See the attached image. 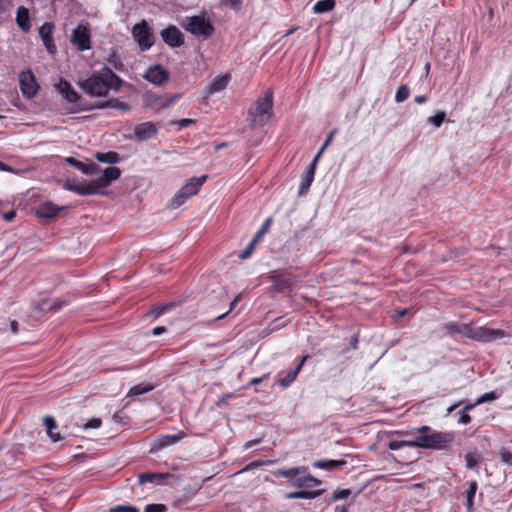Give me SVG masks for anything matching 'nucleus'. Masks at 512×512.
Masks as SVG:
<instances>
[{
    "instance_id": "56",
    "label": "nucleus",
    "mask_w": 512,
    "mask_h": 512,
    "mask_svg": "<svg viewBox=\"0 0 512 512\" xmlns=\"http://www.w3.org/2000/svg\"><path fill=\"white\" fill-rule=\"evenodd\" d=\"M194 122H195V120H193V119L184 118V119L179 120L177 122V124L181 128H186V127L190 126L191 124H193Z\"/></svg>"
},
{
    "instance_id": "35",
    "label": "nucleus",
    "mask_w": 512,
    "mask_h": 512,
    "mask_svg": "<svg viewBox=\"0 0 512 512\" xmlns=\"http://www.w3.org/2000/svg\"><path fill=\"white\" fill-rule=\"evenodd\" d=\"M154 389V385L152 384H138L130 388L128 392V396L134 397L138 395H142L148 393Z\"/></svg>"
},
{
    "instance_id": "20",
    "label": "nucleus",
    "mask_w": 512,
    "mask_h": 512,
    "mask_svg": "<svg viewBox=\"0 0 512 512\" xmlns=\"http://www.w3.org/2000/svg\"><path fill=\"white\" fill-rule=\"evenodd\" d=\"M67 163L86 175H92L99 170V166L93 162L84 163L72 157L67 158Z\"/></svg>"
},
{
    "instance_id": "3",
    "label": "nucleus",
    "mask_w": 512,
    "mask_h": 512,
    "mask_svg": "<svg viewBox=\"0 0 512 512\" xmlns=\"http://www.w3.org/2000/svg\"><path fill=\"white\" fill-rule=\"evenodd\" d=\"M273 114V93L267 90L265 95L258 98L249 108L247 120L251 128H260L267 124Z\"/></svg>"
},
{
    "instance_id": "43",
    "label": "nucleus",
    "mask_w": 512,
    "mask_h": 512,
    "mask_svg": "<svg viewBox=\"0 0 512 512\" xmlns=\"http://www.w3.org/2000/svg\"><path fill=\"white\" fill-rule=\"evenodd\" d=\"M498 397H499V395L496 392L491 391V392L485 393L482 396H480L476 400V404H483V403H486V402L494 401Z\"/></svg>"
},
{
    "instance_id": "46",
    "label": "nucleus",
    "mask_w": 512,
    "mask_h": 512,
    "mask_svg": "<svg viewBox=\"0 0 512 512\" xmlns=\"http://www.w3.org/2000/svg\"><path fill=\"white\" fill-rule=\"evenodd\" d=\"M465 327V325H459L455 322H449V323H446L444 325V328L449 332V333H462L463 332V328Z\"/></svg>"
},
{
    "instance_id": "52",
    "label": "nucleus",
    "mask_w": 512,
    "mask_h": 512,
    "mask_svg": "<svg viewBox=\"0 0 512 512\" xmlns=\"http://www.w3.org/2000/svg\"><path fill=\"white\" fill-rule=\"evenodd\" d=\"M325 149L326 148H324V145H322L321 148L319 149V151L317 152V154L315 155L314 159L312 160V162L309 164V165H314V170H316L317 162H318L319 158L321 157V155L323 154Z\"/></svg>"
},
{
    "instance_id": "32",
    "label": "nucleus",
    "mask_w": 512,
    "mask_h": 512,
    "mask_svg": "<svg viewBox=\"0 0 512 512\" xmlns=\"http://www.w3.org/2000/svg\"><path fill=\"white\" fill-rule=\"evenodd\" d=\"M320 495V491H310V490H299L294 492H289L285 495L286 499H314Z\"/></svg>"
},
{
    "instance_id": "44",
    "label": "nucleus",
    "mask_w": 512,
    "mask_h": 512,
    "mask_svg": "<svg viewBox=\"0 0 512 512\" xmlns=\"http://www.w3.org/2000/svg\"><path fill=\"white\" fill-rule=\"evenodd\" d=\"M350 495H351V490H349V489H339V490H335L332 493L331 498H332V500L336 501V500H339V499H346Z\"/></svg>"
},
{
    "instance_id": "57",
    "label": "nucleus",
    "mask_w": 512,
    "mask_h": 512,
    "mask_svg": "<svg viewBox=\"0 0 512 512\" xmlns=\"http://www.w3.org/2000/svg\"><path fill=\"white\" fill-rule=\"evenodd\" d=\"M336 133H337V130H336V129H334V130H332V131L328 134V136H327V138H326L325 142L323 143L324 148H327V147L330 145V143L332 142V140H333V138H334V136H335V134H336Z\"/></svg>"
},
{
    "instance_id": "50",
    "label": "nucleus",
    "mask_w": 512,
    "mask_h": 512,
    "mask_svg": "<svg viewBox=\"0 0 512 512\" xmlns=\"http://www.w3.org/2000/svg\"><path fill=\"white\" fill-rule=\"evenodd\" d=\"M171 308V305L170 304H166V305H161V306H158L156 308H154L152 311H151V315L155 318L163 315L167 310H169Z\"/></svg>"
},
{
    "instance_id": "58",
    "label": "nucleus",
    "mask_w": 512,
    "mask_h": 512,
    "mask_svg": "<svg viewBox=\"0 0 512 512\" xmlns=\"http://www.w3.org/2000/svg\"><path fill=\"white\" fill-rule=\"evenodd\" d=\"M16 216V212L14 210L8 211L3 215V219L6 222H11Z\"/></svg>"
},
{
    "instance_id": "53",
    "label": "nucleus",
    "mask_w": 512,
    "mask_h": 512,
    "mask_svg": "<svg viewBox=\"0 0 512 512\" xmlns=\"http://www.w3.org/2000/svg\"><path fill=\"white\" fill-rule=\"evenodd\" d=\"M325 149L326 148H324V145H322L321 148L319 149V151L317 152V154L315 155L314 159L312 160V162L309 164V165H314V170H316L317 162H318L319 158L321 157V155L323 154Z\"/></svg>"
},
{
    "instance_id": "19",
    "label": "nucleus",
    "mask_w": 512,
    "mask_h": 512,
    "mask_svg": "<svg viewBox=\"0 0 512 512\" xmlns=\"http://www.w3.org/2000/svg\"><path fill=\"white\" fill-rule=\"evenodd\" d=\"M206 179V175L201 177H193L184 186H182L181 189L186 192V195H188L190 198L191 196L198 193L200 187L205 183Z\"/></svg>"
},
{
    "instance_id": "24",
    "label": "nucleus",
    "mask_w": 512,
    "mask_h": 512,
    "mask_svg": "<svg viewBox=\"0 0 512 512\" xmlns=\"http://www.w3.org/2000/svg\"><path fill=\"white\" fill-rule=\"evenodd\" d=\"M314 165H309L306 169L305 175L302 177L300 187H299V195H303L306 193L314 179L315 175Z\"/></svg>"
},
{
    "instance_id": "54",
    "label": "nucleus",
    "mask_w": 512,
    "mask_h": 512,
    "mask_svg": "<svg viewBox=\"0 0 512 512\" xmlns=\"http://www.w3.org/2000/svg\"><path fill=\"white\" fill-rule=\"evenodd\" d=\"M325 149L326 148H324V145H322L321 148L319 149V151L317 152V154L315 155L314 159L312 160V162L309 164V165H314V170H316L317 162H318L319 158L321 157V155L323 154Z\"/></svg>"
},
{
    "instance_id": "47",
    "label": "nucleus",
    "mask_w": 512,
    "mask_h": 512,
    "mask_svg": "<svg viewBox=\"0 0 512 512\" xmlns=\"http://www.w3.org/2000/svg\"><path fill=\"white\" fill-rule=\"evenodd\" d=\"M167 507L164 504H148L145 506V512H166Z\"/></svg>"
},
{
    "instance_id": "30",
    "label": "nucleus",
    "mask_w": 512,
    "mask_h": 512,
    "mask_svg": "<svg viewBox=\"0 0 512 512\" xmlns=\"http://www.w3.org/2000/svg\"><path fill=\"white\" fill-rule=\"evenodd\" d=\"M43 422H44V425L46 426L47 434L50 437L51 441L57 442V441L61 440L60 434L53 432V430L58 427L55 419L51 416H46V417H44Z\"/></svg>"
},
{
    "instance_id": "60",
    "label": "nucleus",
    "mask_w": 512,
    "mask_h": 512,
    "mask_svg": "<svg viewBox=\"0 0 512 512\" xmlns=\"http://www.w3.org/2000/svg\"><path fill=\"white\" fill-rule=\"evenodd\" d=\"M10 328H11V332L13 334H17L18 331H19V324H18V322L16 320H12L10 322Z\"/></svg>"
},
{
    "instance_id": "33",
    "label": "nucleus",
    "mask_w": 512,
    "mask_h": 512,
    "mask_svg": "<svg viewBox=\"0 0 512 512\" xmlns=\"http://www.w3.org/2000/svg\"><path fill=\"white\" fill-rule=\"evenodd\" d=\"M335 5V0H319L314 4L313 12L316 14L329 12L334 9Z\"/></svg>"
},
{
    "instance_id": "6",
    "label": "nucleus",
    "mask_w": 512,
    "mask_h": 512,
    "mask_svg": "<svg viewBox=\"0 0 512 512\" xmlns=\"http://www.w3.org/2000/svg\"><path fill=\"white\" fill-rule=\"evenodd\" d=\"M398 436H411V441H389L387 444L390 450H399L403 447L425 449V433L420 432L419 427L412 431H395Z\"/></svg>"
},
{
    "instance_id": "29",
    "label": "nucleus",
    "mask_w": 512,
    "mask_h": 512,
    "mask_svg": "<svg viewBox=\"0 0 512 512\" xmlns=\"http://www.w3.org/2000/svg\"><path fill=\"white\" fill-rule=\"evenodd\" d=\"M95 158L101 162L106 164H117L121 161V157L117 152L109 151L106 153L97 152L95 154Z\"/></svg>"
},
{
    "instance_id": "45",
    "label": "nucleus",
    "mask_w": 512,
    "mask_h": 512,
    "mask_svg": "<svg viewBox=\"0 0 512 512\" xmlns=\"http://www.w3.org/2000/svg\"><path fill=\"white\" fill-rule=\"evenodd\" d=\"M110 512H139V509L131 505H117L112 507Z\"/></svg>"
},
{
    "instance_id": "62",
    "label": "nucleus",
    "mask_w": 512,
    "mask_h": 512,
    "mask_svg": "<svg viewBox=\"0 0 512 512\" xmlns=\"http://www.w3.org/2000/svg\"><path fill=\"white\" fill-rule=\"evenodd\" d=\"M266 377H267V375H263L262 377L252 378L250 380L249 384L250 385H257V384L261 383L263 381V379L266 378Z\"/></svg>"
},
{
    "instance_id": "42",
    "label": "nucleus",
    "mask_w": 512,
    "mask_h": 512,
    "mask_svg": "<svg viewBox=\"0 0 512 512\" xmlns=\"http://www.w3.org/2000/svg\"><path fill=\"white\" fill-rule=\"evenodd\" d=\"M479 456L477 453H467L465 455L466 467L473 469L478 464Z\"/></svg>"
},
{
    "instance_id": "10",
    "label": "nucleus",
    "mask_w": 512,
    "mask_h": 512,
    "mask_svg": "<svg viewBox=\"0 0 512 512\" xmlns=\"http://www.w3.org/2000/svg\"><path fill=\"white\" fill-rule=\"evenodd\" d=\"M19 84L23 96L27 99H32L40 88L31 70L19 74Z\"/></svg>"
},
{
    "instance_id": "11",
    "label": "nucleus",
    "mask_w": 512,
    "mask_h": 512,
    "mask_svg": "<svg viewBox=\"0 0 512 512\" xmlns=\"http://www.w3.org/2000/svg\"><path fill=\"white\" fill-rule=\"evenodd\" d=\"M143 77L150 83L161 86L169 80V73L163 66L157 64L150 66Z\"/></svg>"
},
{
    "instance_id": "18",
    "label": "nucleus",
    "mask_w": 512,
    "mask_h": 512,
    "mask_svg": "<svg viewBox=\"0 0 512 512\" xmlns=\"http://www.w3.org/2000/svg\"><path fill=\"white\" fill-rule=\"evenodd\" d=\"M306 359H307V356H303L302 359L300 360V362L297 364V366L293 370L288 371L284 377H282L278 380V384L282 388L289 387L295 381V379H296L297 375L299 374V372L301 371L302 366Z\"/></svg>"
},
{
    "instance_id": "4",
    "label": "nucleus",
    "mask_w": 512,
    "mask_h": 512,
    "mask_svg": "<svg viewBox=\"0 0 512 512\" xmlns=\"http://www.w3.org/2000/svg\"><path fill=\"white\" fill-rule=\"evenodd\" d=\"M419 430L425 433L424 445L427 450H445L455 439L453 432L437 431L427 425L420 426Z\"/></svg>"
},
{
    "instance_id": "12",
    "label": "nucleus",
    "mask_w": 512,
    "mask_h": 512,
    "mask_svg": "<svg viewBox=\"0 0 512 512\" xmlns=\"http://www.w3.org/2000/svg\"><path fill=\"white\" fill-rule=\"evenodd\" d=\"M180 98V94H174L171 96H161L157 94H152L147 98V106L150 108L159 111L165 108L170 107L177 99Z\"/></svg>"
},
{
    "instance_id": "63",
    "label": "nucleus",
    "mask_w": 512,
    "mask_h": 512,
    "mask_svg": "<svg viewBox=\"0 0 512 512\" xmlns=\"http://www.w3.org/2000/svg\"><path fill=\"white\" fill-rule=\"evenodd\" d=\"M0 171L13 172V169L7 164L0 161Z\"/></svg>"
},
{
    "instance_id": "49",
    "label": "nucleus",
    "mask_w": 512,
    "mask_h": 512,
    "mask_svg": "<svg viewBox=\"0 0 512 512\" xmlns=\"http://www.w3.org/2000/svg\"><path fill=\"white\" fill-rule=\"evenodd\" d=\"M101 424H102V421H101V419H100V418H92V419H90L89 421H87V422L84 424L83 428H84L85 430H88V429H97V428H99V427L101 426Z\"/></svg>"
},
{
    "instance_id": "37",
    "label": "nucleus",
    "mask_w": 512,
    "mask_h": 512,
    "mask_svg": "<svg viewBox=\"0 0 512 512\" xmlns=\"http://www.w3.org/2000/svg\"><path fill=\"white\" fill-rule=\"evenodd\" d=\"M410 95V89L407 85H400L395 94V101L397 103H402L405 101Z\"/></svg>"
},
{
    "instance_id": "34",
    "label": "nucleus",
    "mask_w": 512,
    "mask_h": 512,
    "mask_svg": "<svg viewBox=\"0 0 512 512\" xmlns=\"http://www.w3.org/2000/svg\"><path fill=\"white\" fill-rule=\"evenodd\" d=\"M189 199L188 195H186V192H184L182 189H180L174 197L170 200L168 207L171 209H177L181 205H183L187 200Z\"/></svg>"
},
{
    "instance_id": "41",
    "label": "nucleus",
    "mask_w": 512,
    "mask_h": 512,
    "mask_svg": "<svg viewBox=\"0 0 512 512\" xmlns=\"http://www.w3.org/2000/svg\"><path fill=\"white\" fill-rule=\"evenodd\" d=\"M257 243L258 242H254V239H252L247 245V247L243 251H241V253L239 254V258L242 260L249 258L253 253Z\"/></svg>"
},
{
    "instance_id": "26",
    "label": "nucleus",
    "mask_w": 512,
    "mask_h": 512,
    "mask_svg": "<svg viewBox=\"0 0 512 512\" xmlns=\"http://www.w3.org/2000/svg\"><path fill=\"white\" fill-rule=\"evenodd\" d=\"M182 434H173V435H163L161 437H159L156 441H155V444H154V447L156 449H162L164 447H167V446H170V445H174L176 444L178 441H180L182 439Z\"/></svg>"
},
{
    "instance_id": "5",
    "label": "nucleus",
    "mask_w": 512,
    "mask_h": 512,
    "mask_svg": "<svg viewBox=\"0 0 512 512\" xmlns=\"http://www.w3.org/2000/svg\"><path fill=\"white\" fill-rule=\"evenodd\" d=\"M182 26L192 35L203 39L209 38L214 32L212 23L203 15L185 17Z\"/></svg>"
},
{
    "instance_id": "1",
    "label": "nucleus",
    "mask_w": 512,
    "mask_h": 512,
    "mask_svg": "<svg viewBox=\"0 0 512 512\" xmlns=\"http://www.w3.org/2000/svg\"><path fill=\"white\" fill-rule=\"evenodd\" d=\"M122 85L123 80L107 65L80 82L81 89L90 97L106 96L110 90L118 92Z\"/></svg>"
},
{
    "instance_id": "13",
    "label": "nucleus",
    "mask_w": 512,
    "mask_h": 512,
    "mask_svg": "<svg viewBox=\"0 0 512 512\" xmlns=\"http://www.w3.org/2000/svg\"><path fill=\"white\" fill-rule=\"evenodd\" d=\"M163 41L170 47L176 48L184 44V36L176 26H169L161 31Z\"/></svg>"
},
{
    "instance_id": "8",
    "label": "nucleus",
    "mask_w": 512,
    "mask_h": 512,
    "mask_svg": "<svg viewBox=\"0 0 512 512\" xmlns=\"http://www.w3.org/2000/svg\"><path fill=\"white\" fill-rule=\"evenodd\" d=\"M304 468L302 467H292L289 469H279L276 473L277 475L290 479L293 481L292 485L295 487H303V486H311L313 485H319L320 481L313 476H303V477H297L300 472H302Z\"/></svg>"
},
{
    "instance_id": "39",
    "label": "nucleus",
    "mask_w": 512,
    "mask_h": 512,
    "mask_svg": "<svg viewBox=\"0 0 512 512\" xmlns=\"http://www.w3.org/2000/svg\"><path fill=\"white\" fill-rule=\"evenodd\" d=\"M107 63L112 66L117 71H123L124 70V64L121 61V59L116 54H111L107 58Z\"/></svg>"
},
{
    "instance_id": "59",
    "label": "nucleus",
    "mask_w": 512,
    "mask_h": 512,
    "mask_svg": "<svg viewBox=\"0 0 512 512\" xmlns=\"http://www.w3.org/2000/svg\"><path fill=\"white\" fill-rule=\"evenodd\" d=\"M165 332H166V328L164 326H158L152 330V335L159 336Z\"/></svg>"
},
{
    "instance_id": "40",
    "label": "nucleus",
    "mask_w": 512,
    "mask_h": 512,
    "mask_svg": "<svg viewBox=\"0 0 512 512\" xmlns=\"http://www.w3.org/2000/svg\"><path fill=\"white\" fill-rule=\"evenodd\" d=\"M220 4L238 12L242 9L243 0H220Z\"/></svg>"
},
{
    "instance_id": "7",
    "label": "nucleus",
    "mask_w": 512,
    "mask_h": 512,
    "mask_svg": "<svg viewBox=\"0 0 512 512\" xmlns=\"http://www.w3.org/2000/svg\"><path fill=\"white\" fill-rule=\"evenodd\" d=\"M132 36L139 45L141 51L149 50L155 42V37L145 20L134 25L132 28Z\"/></svg>"
},
{
    "instance_id": "31",
    "label": "nucleus",
    "mask_w": 512,
    "mask_h": 512,
    "mask_svg": "<svg viewBox=\"0 0 512 512\" xmlns=\"http://www.w3.org/2000/svg\"><path fill=\"white\" fill-rule=\"evenodd\" d=\"M230 81V75L229 74H225V75H222L220 77H217L210 85L209 87V92L211 94H214V93H217V92H220L222 90H224L228 83Z\"/></svg>"
},
{
    "instance_id": "22",
    "label": "nucleus",
    "mask_w": 512,
    "mask_h": 512,
    "mask_svg": "<svg viewBox=\"0 0 512 512\" xmlns=\"http://www.w3.org/2000/svg\"><path fill=\"white\" fill-rule=\"evenodd\" d=\"M168 476L169 474L165 473H142L138 475V482L140 485L146 483L162 484Z\"/></svg>"
},
{
    "instance_id": "48",
    "label": "nucleus",
    "mask_w": 512,
    "mask_h": 512,
    "mask_svg": "<svg viewBox=\"0 0 512 512\" xmlns=\"http://www.w3.org/2000/svg\"><path fill=\"white\" fill-rule=\"evenodd\" d=\"M499 454H500L501 461L503 463L512 466V453L509 450L502 448L500 450Z\"/></svg>"
},
{
    "instance_id": "61",
    "label": "nucleus",
    "mask_w": 512,
    "mask_h": 512,
    "mask_svg": "<svg viewBox=\"0 0 512 512\" xmlns=\"http://www.w3.org/2000/svg\"><path fill=\"white\" fill-rule=\"evenodd\" d=\"M427 100H428V97L426 95H417L414 98V101L417 104H423V103L427 102Z\"/></svg>"
},
{
    "instance_id": "2",
    "label": "nucleus",
    "mask_w": 512,
    "mask_h": 512,
    "mask_svg": "<svg viewBox=\"0 0 512 512\" xmlns=\"http://www.w3.org/2000/svg\"><path fill=\"white\" fill-rule=\"evenodd\" d=\"M121 175L117 167H107L103 170V175L92 182H78L75 179H68L63 184L65 190L74 192L81 196L105 195V188Z\"/></svg>"
},
{
    "instance_id": "27",
    "label": "nucleus",
    "mask_w": 512,
    "mask_h": 512,
    "mask_svg": "<svg viewBox=\"0 0 512 512\" xmlns=\"http://www.w3.org/2000/svg\"><path fill=\"white\" fill-rule=\"evenodd\" d=\"M478 488V484L476 481L468 482V488L465 491L466 495V509L468 512L474 511V497Z\"/></svg>"
},
{
    "instance_id": "36",
    "label": "nucleus",
    "mask_w": 512,
    "mask_h": 512,
    "mask_svg": "<svg viewBox=\"0 0 512 512\" xmlns=\"http://www.w3.org/2000/svg\"><path fill=\"white\" fill-rule=\"evenodd\" d=\"M446 117L445 111L439 110L433 116L428 117L427 122L436 128H439Z\"/></svg>"
},
{
    "instance_id": "14",
    "label": "nucleus",
    "mask_w": 512,
    "mask_h": 512,
    "mask_svg": "<svg viewBox=\"0 0 512 512\" xmlns=\"http://www.w3.org/2000/svg\"><path fill=\"white\" fill-rule=\"evenodd\" d=\"M158 129L152 122H144L136 125L134 129V136L137 141H147L157 135ZM132 139V136L129 137Z\"/></svg>"
},
{
    "instance_id": "15",
    "label": "nucleus",
    "mask_w": 512,
    "mask_h": 512,
    "mask_svg": "<svg viewBox=\"0 0 512 512\" xmlns=\"http://www.w3.org/2000/svg\"><path fill=\"white\" fill-rule=\"evenodd\" d=\"M53 24L50 22H45L40 28H39V35L43 41V44L47 51L50 54H55L57 51V48L54 44V40L52 37L53 32Z\"/></svg>"
},
{
    "instance_id": "25",
    "label": "nucleus",
    "mask_w": 512,
    "mask_h": 512,
    "mask_svg": "<svg viewBox=\"0 0 512 512\" xmlns=\"http://www.w3.org/2000/svg\"><path fill=\"white\" fill-rule=\"evenodd\" d=\"M504 335L505 333L498 329L481 328L479 331V339L485 342L503 338Z\"/></svg>"
},
{
    "instance_id": "38",
    "label": "nucleus",
    "mask_w": 512,
    "mask_h": 512,
    "mask_svg": "<svg viewBox=\"0 0 512 512\" xmlns=\"http://www.w3.org/2000/svg\"><path fill=\"white\" fill-rule=\"evenodd\" d=\"M271 223H272L271 218H267L264 221V223L262 224L260 229L256 232V234L253 237L254 242H259L261 240V238L267 233Z\"/></svg>"
},
{
    "instance_id": "55",
    "label": "nucleus",
    "mask_w": 512,
    "mask_h": 512,
    "mask_svg": "<svg viewBox=\"0 0 512 512\" xmlns=\"http://www.w3.org/2000/svg\"><path fill=\"white\" fill-rule=\"evenodd\" d=\"M325 149L326 148H324V145H322L321 148L319 149V151L317 152V154L315 155L314 159L312 160V162L309 164V165H314V170H316L317 162H318L319 158L321 157V155L323 154Z\"/></svg>"
},
{
    "instance_id": "51",
    "label": "nucleus",
    "mask_w": 512,
    "mask_h": 512,
    "mask_svg": "<svg viewBox=\"0 0 512 512\" xmlns=\"http://www.w3.org/2000/svg\"><path fill=\"white\" fill-rule=\"evenodd\" d=\"M459 414H460V418H459L458 422L460 424L467 425V424H469L471 422V417H470V415L467 412L461 410L459 412Z\"/></svg>"
},
{
    "instance_id": "17",
    "label": "nucleus",
    "mask_w": 512,
    "mask_h": 512,
    "mask_svg": "<svg viewBox=\"0 0 512 512\" xmlns=\"http://www.w3.org/2000/svg\"><path fill=\"white\" fill-rule=\"evenodd\" d=\"M63 209L64 207H58L52 202H44L37 208L36 214L39 218L52 219L57 217Z\"/></svg>"
},
{
    "instance_id": "64",
    "label": "nucleus",
    "mask_w": 512,
    "mask_h": 512,
    "mask_svg": "<svg viewBox=\"0 0 512 512\" xmlns=\"http://www.w3.org/2000/svg\"><path fill=\"white\" fill-rule=\"evenodd\" d=\"M335 512H347V508L344 505H337L335 507Z\"/></svg>"
},
{
    "instance_id": "16",
    "label": "nucleus",
    "mask_w": 512,
    "mask_h": 512,
    "mask_svg": "<svg viewBox=\"0 0 512 512\" xmlns=\"http://www.w3.org/2000/svg\"><path fill=\"white\" fill-rule=\"evenodd\" d=\"M59 93L69 102L73 104H77L80 100V95L73 89L71 84L65 79H60L59 83L56 85Z\"/></svg>"
},
{
    "instance_id": "21",
    "label": "nucleus",
    "mask_w": 512,
    "mask_h": 512,
    "mask_svg": "<svg viewBox=\"0 0 512 512\" xmlns=\"http://www.w3.org/2000/svg\"><path fill=\"white\" fill-rule=\"evenodd\" d=\"M16 23L23 32H29L31 29L29 10L24 6L17 9Z\"/></svg>"
},
{
    "instance_id": "9",
    "label": "nucleus",
    "mask_w": 512,
    "mask_h": 512,
    "mask_svg": "<svg viewBox=\"0 0 512 512\" xmlns=\"http://www.w3.org/2000/svg\"><path fill=\"white\" fill-rule=\"evenodd\" d=\"M70 41L78 51L89 50L91 48V40L88 26L82 23L79 24L73 30Z\"/></svg>"
},
{
    "instance_id": "28",
    "label": "nucleus",
    "mask_w": 512,
    "mask_h": 512,
    "mask_svg": "<svg viewBox=\"0 0 512 512\" xmlns=\"http://www.w3.org/2000/svg\"><path fill=\"white\" fill-rule=\"evenodd\" d=\"M346 464L345 460L323 459L314 462L313 466L325 470H334Z\"/></svg>"
},
{
    "instance_id": "23",
    "label": "nucleus",
    "mask_w": 512,
    "mask_h": 512,
    "mask_svg": "<svg viewBox=\"0 0 512 512\" xmlns=\"http://www.w3.org/2000/svg\"><path fill=\"white\" fill-rule=\"evenodd\" d=\"M96 108H99V109L113 108V109H118V110L127 112L130 110V105L126 102L120 101L119 99H110L107 101H99L96 104Z\"/></svg>"
}]
</instances>
